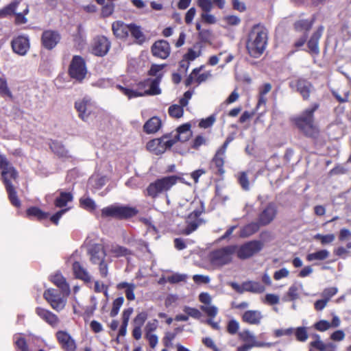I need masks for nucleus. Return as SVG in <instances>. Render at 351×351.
<instances>
[{
	"label": "nucleus",
	"instance_id": "f257e3e1",
	"mask_svg": "<svg viewBox=\"0 0 351 351\" xmlns=\"http://www.w3.org/2000/svg\"><path fill=\"white\" fill-rule=\"evenodd\" d=\"M162 80V75L160 74L155 78H147L137 84V89L132 90L117 85V88L129 99L146 95H158L161 93L159 84Z\"/></svg>",
	"mask_w": 351,
	"mask_h": 351
},
{
	"label": "nucleus",
	"instance_id": "f03ea898",
	"mask_svg": "<svg viewBox=\"0 0 351 351\" xmlns=\"http://www.w3.org/2000/svg\"><path fill=\"white\" fill-rule=\"evenodd\" d=\"M267 43V31L260 25H254L249 34L247 49L251 56L258 58L265 49Z\"/></svg>",
	"mask_w": 351,
	"mask_h": 351
},
{
	"label": "nucleus",
	"instance_id": "7ed1b4c3",
	"mask_svg": "<svg viewBox=\"0 0 351 351\" xmlns=\"http://www.w3.org/2000/svg\"><path fill=\"white\" fill-rule=\"evenodd\" d=\"M0 168L1 169L2 179L5 186L6 191L8 193L9 199L12 205L16 207H19L21 206V202L17 197L16 192L13 185L10 183L8 178V175L10 173V176L13 178L14 180H16L18 177V173L16 170L10 164L6 158L3 156H0Z\"/></svg>",
	"mask_w": 351,
	"mask_h": 351
},
{
	"label": "nucleus",
	"instance_id": "20e7f679",
	"mask_svg": "<svg viewBox=\"0 0 351 351\" xmlns=\"http://www.w3.org/2000/svg\"><path fill=\"white\" fill-rule=\"evenodd\" d=\"M317 108L318 105L314 104L295 119L296 126L306 136L316 138L319 134V130L313 121V113Z\"/></svg>",
	"mask_w": 351,
	"mask_h": 351
},
{
	"label": "nucleus",
	"instance_id": "39448f33",
	"mask_svg": "<svg viewBox=\"0 0 351 351\" xmlns=\"http://www.w3.org/2000/svg\"><path fill=\"white\" fill-rule=\"evenodd\" d=\"M180 180V178L177 176H165L157 179L148 185L146 189L147 195L155 199L160 194L169 191Z\"/></svg>",
	"mask_w": 351,
	"mask_h": 351
},
{
	"label": "nucleus",
	"instance_id": "423d86ee",
	"mask_svg": "<svg viewBox=\"0 0 351 351\" xmlns=\"http://www.w3.org/2000/svg\"><path fill=\"white\" fill-rule=\"evenodd\" d=\"M236 245H228L213 251L210 254V262L213 265L221 267L230 263L236 253Z\"/></svg>",
	"mask_w": 351,
	"mask_h": 351
},
{
	"label": "nucleus",
	"instance_id": "0eeeda50",
	"mask_svg": "<svg viewBox=\"0 0 351 351\" xmlns=\"http://www.w3.org/2000/svg\"><path fill=\"white\" fill-rule=\"evenodd\" d=\"M138 210L131 206L111 205L101 210V216L117 219H127L136 215Z\"/></svg>",
	"mask_w": 351,
	"mask_h": 351
},
{
	"label": "nucleus",
	"instance_id": "6e6552de",
	"mask_svg": "<svg viewBox=\"0 0 351 351\" xmlns=\"http://www.w3.org/2000/svg\"><path fill=\"white\" fill-rule=\"evenodd\" d=\"M90 261L93 264L99 265L100 275L103 278L108 276V263L106 261V253L101 244L94 245L89 251Z\"/></svg>",
	"mask_w": 351,
	"mask_h": 351
},
{
	"label": "nucleus",
	"instance_id": "1a4fd4ad",
	"mask_svg": "<svg viewBox=\"0 0 351 351\" xmlns=\"http://www.w3.org/2000/svg\"><path fill=\"white\" fill-rule=\"evenodd\" d=\"M170 134H165L160 138L149 141L147 144V149L156 155L163 154L167 149L171 148L176 141L169 139Z\"/></svg>",
	"mask_w": 351,
	"mask_h": 351
},
{
	"label": "nucleus",
	"instance_id": "9d476101",
	"mask_svg": "<svg viewBox=\"0 0 351 351\" xmlns=\"http://www.w3.org/2000/svg\"><path fill=\"white\" fill-rule=\"evenodd\" d=\"M69 72L72 78L82 81L87 73L84 59L80 56H75L71 62Z\"/></svg>",
	"mask_w": 351,
	"mask_h": 351
},
{
	"label": "nucleus",
	"instance_id": "9b49d317",
	"mask_svg": "<svg viewBox=\"0 0 351 351\" xmlns=\"http://www.w3.org/2000/svg\"><path fill=\"white\" fill-rule=\"evenodd\" d=\"M263 244L259 241H251L244 243L239 247H237V256L241 259L250 258L263 248Z\"/></svg>",
	"mask_w": 351,
	"mask_h": 351
},
{
	"label": "nucleus",
	"instance_id": "f8f14e48",
	"mask_svg": "<svg viewBox=\"0 0 351 351\" xmlns=\"http://www.w3.org/2000/svg\"><path fill=\"white\" fill-rule=\"evenodd\" d=\"M75 107L79 113V117L83 121H86L93 112L95 105L90 98L84 97L75 102Z\"/></svg>",
	"mask_w": 351,
	"mask_h": 351
},
{
	"label": "nucleus",
	"instance_id": "ddd939ff",
	"mask_svg": "<svg viewBox=\"0 0 351 351\" xmlns=\"http://www.w3.org/2000/svg\"><path fill=\"white\" fill-rule=\"evenodd\" d=\"M61 40V36L58 31L47 29L45 30L41 36L42 45L48 50L56 47Z\"/></svg>",
	"mask_w": 351,
	"mask_h": 351
},
{
	"label": "nucleus",
	"instance_id": "4468645a",
	"mask_svg": "<svg viewBox=\"0 0 351 351\" xmlns=\"http://www.w3.org/2000/svg\"><path fill=\"white\" fill-rule=\"evenodd\" d=\"M278 210L277 207L274 203H269L259 214L258 221L262 226L269 225L274 221Z\"/></svg>",
	"mask_w": 351,
	"mask_h": 351
},
{
	"label": "nucleus",
	"instance_id": "2eb2a0df",
	"mask_svg": "<svg viewBox=\"0 0 351 351\" xmlns=\"http://www.w3.org/2000/svg\"><path fill=\"white\" fill-rule=\"evenodd\" d=\"M291 88H296L304 99H308L313 89L311 82L304 79H298L289 82Z\"/></svg>",
	"mask_w": 351,
	"mask_h": 351
},
{
	"label": "nucleus",
	"instance_id": "dca6fc26",
	"mask_svg": "<svg viewBox=\"0 0 351 351\" xmlns=\"http://www.w3.org/2000/svg\"><path fill=\"white\" fill-rule=\"evenodd\" d=\"M110 47V43L105 36L97 37L93 44L92 52L97 56L106 55Z\"/></svg>",
	"mask_w": 351,
	"mask_h": 351
},
{
	"label": "nucleus",
	"instance_id": "f3484780",
	"mask_svg": "<svg viewBox=\"0 0 351 351\" xmlns=\"http://www.w3.org/2000/svg\"><path fill=\"white\" fill-rule=\"evenodd\" d=\"M152 52L156 57L166 59L170 53V45L166 40H158L152 45Z\"/></svg>",
	"mask_w": 351,
	"mask_h": 351
},
{
	"label": "nucleus",
	"instance_id": "a211bd4d",
	"mask_svg": "<svg viewBox=\"0 0 351 351\" xmlns=\"http://www.w3.org/2000/svg\"><path fill=\"white\" fill-rule=\"evenodd\" d=\"M200 214L199 211L195 210L188 216L186 221V226L182 230V234L189 235L197 228L201 223Z\"/></svg>",
	"mask_w": 351,
	"mask_h": 351
},
{
	"label": "nucleus",
	"instance_id": "6ab92c4d",
	"mask_svg": "<svg viewBox=\"0 0 351 351\" xmlns=\"http://www.w3.org/2000/svg\"><path fill=\"white\" fill-rule=\"evenodd\" d=\"M12 47L15 53L24 56L29 49V40L27 37L19 36L12 41Z\"/></svg>",
	"mask_w": 351,
	"mask_h": 351
},
{
	"label": "nucleus",
	"instance_id": "aec40b11",
	"mask_svg": "<svg viewBox=\"0 0 351 351\" xmlns=\"http://www.w3.org/2000/svg\"><path fill=\"white\" fill-rule=\"evenodd\" d=\"M240 337L245 342V344L254 348V347H270L271 343H263L258 341L256 339L254 335L248 330H244L240 333Z\"/></svg>",
	"mask_w": 351,
	"mask_h": 351
},
{
	"label": "nucleus",
	"instance_id": "412c9836",
	"mask_svg": "<svg viewBox=\"0 0 351 351\" xmlns=\"http://www.w3.org/2000/svg\"><path fill=\"white\" fill-rule=\"evenodd\" d=\"M56 337L65 351H75L76 348L75 341L67 332L58 331Z\"/></svg>",
	"mask_w": 351,
	"mask_h": 351
},
{
	"label": "nucleus",
	"instance_id": "4be33fe9",
	"mask_svg": "<svg viewBox=\"0 0 351 351\" xmlns=\"http://www.w3.org/2000/svg\"><path fill=\"white\" fill-rule=\"evenodd\" d=\"M36 313L41 319L53 327L56 326L59 322L58 317L48 310L38 307L36 309Z\"/></svg>",
	"mask_w": 351,
	"mask_h": 351
},
{
	"label": "nucleus",
	"instance_id": "5701e85b",
	"mask_svg": "<svg viewBox=\"0 0 351 351\" xmlns=\"http://www.w3.org/2000/svg\"><path fill=\"white\" fill-rule=\"evenodd\" d=\"M242 319L249 324L258 325L263 319V315L259 311L250 310L243 314Z\"/></svg>",
	"mask_w": 351,
	"mask_h": 351
},
{
	"label": "nucleus",
	"instance_id": "b1692460",
	"mask_svg": "<svg viewBox=\"0 0 351 351\" xmlns=\"http://www.w3.org/2000/svg\"><path fill=\"white\" fill-rule=\"evenodd\" d=\"M192 135L191 130V124L184 123L177 128V133L174 141L185 142L188 141Z\"/></svg>",
	"mask_w": 351,
	"mask_h": 351
},
{
	"label": "nucleus",
	"instance_id": "393cba45",
	"mask_svg": "<svg viewBox=\"0 0 351 351\" xmlns=\"http://www.w3.org/2000/svg\"><path fill=\"white\" fill-rule=\"evenodd\" d=\"M112 29L117 37L123 38L129 34L130 24L127 25L121 21H116L112 23Z\"/></svg>",
	"mask_w": 351,
	"mask_h": 351
},
{
	"label": "nucleus",
	"instance_id": "a878e982",
	"mask_svg": "<svg viewBox=\"0 0 351 351\" xmlns=\"http://www.w3.org/2000/svg\"><path fill=\"white\" fill-rule=\"evenodd\" d=\"M51 281L61 290L63 295L70 293L69 285L61 274H56L51 277Z\"/></svg>",
	"mask_w": 351,
	"mask_h": 351
},
{
	"label": "nucleus",
	"instance_id": "bb28decb",
	"mask_svg": "<svg viewBox=\"0 0 351 351\" xmlns=\"http://www.w3.org/2000/svg\"><path fill=\"white\" fill-rule=\"evenodd\" d=\"M323 27H320L311 36V39L308 43V47L312 53L315 54L319 53V40L322 36L323 32Z\"/></svg>",
	"mask_w": 351,
	"mask_h": 351
},
{
	"label": "nucleus",
	"instance_id": "cd10ccee",
	"mask_svg": "<svg viewBox=\"0 0 351 351\" xmlns=\"http://www.w3.org/2000/svg\"><path fill=\"white\" fill-rule=\"evenodd\" d=\"M73 270L75 275V276L84 280L86 282H88L91 280V276L88 274V272L86 271V269H84L79 262H75L73 264Z\"/></svg>",
	"mask_w": 351,
	"mask_h": 351
},
{
	"label": "nucleus",
	"instance_id": "c85d7f7f",
	"mask_svg": "<svg viewBox=\"0 0 351 351\" xmlns=\"http://www.w3.org/2000/svg\"><path fill=\"white\" fill-rule=\"evenodd\" d=\"M161 126V121L159 118L154 117L149 119L144 125V131L147 134L156 132Z\"/></svg>",
	"mask_w": 351,
	"mask_h": 351
},
{
	"label": "nucleus",
	"instance_id": "c756f323",
	"mask_svg": "<svg viewBox=\"0 0 351 351\" xmlns=\"http://www.w3.org/2000/svg\"><path fill=\"white\" fill-rule=\"evenodd\" d=\"M243 289L245 291L253 293H261L265 291V287L260 282L256 281H246L243 282Z\"/></svg>",
	"mask_w": 351,
	"mask_h": 351
},
{
	"label": "nucleus",
	"instance_id": "7c9ffc66",
	"mask_svg": "<svg viewBox=\"0 0 351 351\" xmlns=\"http://www.w3.org/2000/svg\"><path fill=\"white\" fill-rule=\"evenodd\" d=\"M117 288L119 289H125V296L128 300L132 301L135 299L134 290L136 285L134 284L123 282L118 284Z\"/></svg>",
	"mask_w": 351,
	"mask_h": 351
},
{
	"label": "nucleus",
	"instance_id": "2f4dec72",
	"mask_svg": "<svg viewBox=\"0 0 351 351\" xmlns=\"http://www.w3.org/2000/svg\"><path fill=\"white\" fill-rule=\"evenodd\" d=\"M262 226L259 224V222H252L245 226L241 230V237H248L254 234L259 230L260 227Z\"/></svg>",
	"mask_w": 351,
	"mask_h": 351
},
{
	"label": "nucleus",
	"instance_id": "473e14b6",
	"mask_svg": "<svg viewBox=\"0 0 351 351\" xmlns=\"http://www.w3.org/2000/svg\"><path fill=\"white\" fill-rule=\"evenodd\" d=\"M271 85L269 83H265L262 87L259 88V98L257 104V108L261 106H265L267 103V98L265 95L271 90Z\"/></svg>",
	"mask_w": 351,
	"mask_h": 351
},
{
	"label": "nucleus",
	"instance_id": "72a5a7b5",
	"mask_svg": "<svg viewBox=\"0 0 351 351\" xmlns=\"http://www.w3.org/2000/svg\"><path fill=\"white\" fill-rule=\"evenodd\" d=\"M73 195L71 193L61 192L60 196L55 200V205L57 207L62 208L66 205L67 202H71Z\"/></svg>",
	"mask_w": 351,
	"mask_h": 351
},
{
	"label": "nucleus",
	"instance_id": "f704fd0d",
	"mask_svg": "<svg viewBox=\"0 0 351 351\" xmlns=\"http://www.w3.org/2000/svg\"><path fill=\"white\" fill-rule=\"evenodd\" d=\"M330 252L327 250H321L319 251L309 254L306 256L308 261H324L329 256Z\"/></svg>",
	"mask_w": 351,
	"mask_h": 351
},
{
	"label": "nucleus",
	"instance_id": "c9c22d12",
	"mask_svg": "<svg viewBox=\"0 0 351 351\" xmlns=\"http://www.w3.org/2000/svg\"><path fill=\"white\" fill-rule=\"evenodd\" d=\"M129 33H130L131 35L140 43L145 40V36L139 26H137L134 24H130Z\"/></svg>",
	"mask_w": 351,
	"mask_h": 351
},
{
	"label": "nucleus",
	"instance_id": "e433bc0d",
	"mask_svg": "<svg viewBox=\"0 0 351 351\" xmlns=\"http://www.w3.org/2000/svg\"><path fill=\"white\" fill-rule=\"evenodd\" d=\"M224 155L225 154L217 151L212 160V162L215 164L216 167L218 169V171L221 174L224 173V170L223 169L224 163Z\"/></svg>",
	"mask_w": 351,
	"mask_h": 351
},
{
	"label": "nucleus",
	"instance_id": "4c0bfd02",
	"mask_svg": "<svg viewBox=\"0 0 351 351\" xmlns=\"http://www.w3.org/2000/svg\"><path fill=\"white\" fill-rule=\"evenodd\" d=\"M110 252L116 257L127 256L132 254V252L130 250L117 245L111 247Z\"/></svg>",
	"mask_w": 351,
	"mask_h": 351
},
{
	"label": "nucleus",
	"instance_id": "58836bf2",
	"mask_svg": "<svg viewBox=\"0 0 351 351\" xmlns=\"http://www.w3.org/2000/svg\"><path fill=\"white\" fill-rule=\"evenodd\" d=\"M23 7V10L22 12H15L16 14V19L15 21L16 24H24L26 23L27 21V19L25 17V15L28 14L29 9L28 6L25 4L22 5Z\"/></svg>",
	"mask_w": 351,
	"mask_h": 351
},
{
	"label": "nucleus",
	"instance_id": "ea45409f",
	"mask_svg": "<svg viewBox=\"0 0 351 351\" xmlns=\"http://www.w3.org/2000/svg\"><path fill=\"white\" fill-rule=\"evenodd\" d=\"M27 215L28 216H33L36 217L38 219H46L48 217V213L43 212L37 207L29 208L27 210Z\"/></svg>",
	"mask_w": 351,
	"mask_h": 351
},
{
	"label": "nucleus",
	"instance_id": "a19ab883",
	"mask_svg": "<svg viewBox=\"0 0 351 351\" xmlns=\"http://www.w3.org/2000/svg\"><path fill=\"white\" fill-rule=\"evenodd\" d=\"M50 148L56 154L60 156H66L67 151L65 149L64 146L59 142L53 141L50 144Z\"/></svg>",
	"mask_w": 351,
	"mask_h": 351
},
{
	"label": "nucleus",
	"instance_id": "79ce46f5",
	"mask_svg": "<svg viewBox=\"0 0 351 351\" xmlns=\"http://www.w3.org/2000/svg\"><path fill=\"white\" fill-rule=\"evenodd\" d=\"M20 5L19 2H12L8 6L3 8L1 10H0V16H5L8 15H10L12 14H15V12L17 10L18 6Z\"/></svg>",
	"mask_w": 351,
	"mask_h": 351
},
{
	"label": "nucleus",
	"instance_id": "37998d69",
	"mask_svg": "<svg viewBox=\"0 0 351 351\" xmlns=\"http://www.w3.org/2000/svg\"><path fill=\"white\" fill-rule=\"evenodd\" d=\"M187 279V275L179 273H175L171 276H167L166 281L171 284H176L180 282H185Z\"/></svg>",
	"mask_w": 351,
	"mask_h": 351
},
{
	"label": "nucleus",
	"instance_id": "c03bdc74",
	"mask_svg": "<svg viewBox=\"0 0 351 351\" xmlns=\"http://www.w3.org/2000/svg\"><path fill=\"white\" fill-rule=\"evenodd\" d=\"M184 110L178 104H173L169 108V114L174 118H180L183 116Z\"/></svg>",
	"mask_w": 351,
	"mask_h": 351
},
{
	"label": "nucleus",
	"instance_id": "a18cd8bd",
	"mask_svg": "<svg viewBox=\"0 0 351 351\" xmlns=\"http://www.w3.org/2000/svg\"><path fill=\"white\" fill-rule=\"evenodd\" d=\"M314 238L316 240L320 241L322 245H326L333 242L335 239V236L334 234H328L326 235L317 234L315 235Z\"/></svg>",
	"mask_w": 351,
	"mask_h": 351
},
{
	"label": "nucleus",
	"instance_id": "49530a36",
	"mask_svg": "<svg viewBox=\"0 0 351 351\" xmlns=\"http://www.w3.org/2000/svg\"><path fill=\"white\" fill-rule=\"evenodd\" d=\"M296 339L299 341H306L308 337L306 328L305 327H298L295 330Z\"/></svg>",
	"mask_w": 351,
	"mask_h": 351
},
{
	"label": "nucleus",
	"instance_id": "de8ad7c7",
	"mask_svg": "<svg viewBox=\"0 0 351 351\" xmlns=\"http://www.w3.org/2000/svg\"><path fill=\"white\" fill-rule=\"evenodd\" d=\"M49 303L50 304V305L54 310H56L57 311H60L64 308L65 304H66V300H64L63 298L59 296L55 300H52Z\"/></svg>",
	"mask_w": 351,
	"mask_h": 351
},
{
	"label": "nucleus",
	"instance_id": "09e8293b",
	"mask_svg": "<svg viewBox=\"0 0 351 351\" xmlns=\"http://www.w3.org/2000/svg\"><path fill=\"white\" fill-rule=\"evenodd\" d=\"M124 302V298L123 297L117 298L114 302L112 304V308L110 311V316L111 317H115L119 311L121 306L123 305Z\"/></svg>",
	"mask_w": 351,
	"mask_h": 351
},
{
	"label": "nucleus",
	"instance_id": "8fccbe9b",
	"mask_svg": "<svg viewBox=\"0 0 351 351\" xmlns=\"http://www.w3.org/2000/svg\"><path fill=\"white\" fill-rule=\"evenodd\" d=\"M80 204L84 208L88 210H93L96 208L95 202L89 197L81 198Z\"/></svg>",
	"mask_w": 351,
	"mask_h": 351
},
{
	"label": "nucleus",
	"instance_id": "3c124183",
	"mask_svg": "<svg viewBox=\"0 0 351 351\" xmlns=\"http://www.w3.org/2000/svg\"><path fill=\"white\" fill-rule=\"evenodd\" d=\"M204 66H200L199 67L195 68L189 77L186 78L185 81V85L186 86H189L194 81L195 82L196 76L198 73L202 71Z\"/></svg>",
	"mask_w": 351,
	"mask_h": 351
},
{
	"label": "nucleus",
	"instance_id": "603ef678",
	"mask_svg": "<svg viewBox=\"0 0 351 351\" xmlns=\"http://www.w3.org/2000/svg\"><path fill=\"white\" fill-rule=\"evenodd\" d=\"M147 318V313L146 312L139 313L134 319V325L138 327H142Z\"/></svg>",
	"mask_w": 351,
	"mask_h": 351
},
{
	"label": "nucleus",
	"instance_id": "864d4df0",
	"mask_svg": "<svg viewBox=\"0 0 351 351\" xmlns=\"http://www.w3.org/2000/svg\"><path fill=\"white\" fill-rule=\"evenodd\" d=\"M0 94L12 97V93L8 88L7 81L4 78L0 77Z\"/></svg>",
	"mask_w": 351,
	"mask_h": 351
},
{
	"label": "nucleus",
	"instance_id": "5fc2aeb1",
	"mask_svg": "<svg viewBox=\"0 0 351 351\" xmlns=\"http://www.w3.org/2000/svg\"><path fill=\"white\" fill-rule=\"evenodd\" d=\"M239 182L243 190L248 191L250 189V182L245 172L241 173L239 176Z\"/></svg>",
	"mask_w": 351,
	"mask_h": 351
},
{
	"label": "nucleus",
	"instance_id": "6e6d98bb",
	"mask_svg": "<svg viewBox=\"0 0 351 351\" xmlns=\"http://www.w3.org/2000/svg\"><path fill=\"white\" fill-rule=\"evenodd\" d=\"M197 5L205 12H209L213 8V2L211 0H198Z\"/></svg>",
	"mask_w": 351,
	"mask_h": 351
},
{
	"label": "nucleus",
	"instance_id": "4d7b16f0",
	"mask_svg": "<svg viewBox=\"0 0 351 351\" xmlns=\"http://www.w3.org/2000/svg\"><path fill=\"white\" fill-rule=\"evenodd\" d=\"M43 296L48 302H50L52 300H55L60 295L57 293L56 290L49 289L44 292Z\"/></svg>",
	"mask_w": 351,
	"mask_h": 351
},
{
	"label": "nucleus",
	"instance_id": "13d9d810",
	"mask_svg": "<svg viewBox=\"0 0 351 351\" xmlns=\"http://www.w3.org/2000/svg\"><path fill=\"white\" fill-rule=\"evenodd\" d=\"M183 311L189 316H191L195 319H199L202 315L201 312L198 309L195 308H191L189 306H184L183 308Z\"/></svg>",
	"mask_w": 351,
	"mask_h": 351
},
{
	"label": "nucleus",
	"instance_id": "bf43d9fd",
	"mask_svg": "<svg viewBox=\"0 0 351 351\" xmlns=\"http://www.w3.org/2000/svg\"><path fill=\"white\" fill-rule=\"evenodd\" d=\"M310 346L319 351H324L328 348V346L321 339H317L310 343Z\"/></svg>",
	"mask_w": 351,
	"mask_h": 351
},
{
	"label": "nucleus",
	"instance_id": "052dcab7",
	"mask_svg": "<svg viewBox=\"0 0 351 351\" xmlns=\"http://www.w3.org/2000/svg\"><path fill=\"white\" fill-rule=\"evenodd\" d=\"M201 309L210 317H215L217 313V308L210 304L202 306Z\"/></svg>",
	"mask_w": 351,
	"mask_h": 351
},
{
	"label": "nucleus",
	"instance_id": "680f3d73",
	"mask_svg": "<svg viewBox=\"0 0 351 351\" xmlns=\"http://www.w3.org/2000/svg\"><path fill=\"white\" fill-rule=\"evenodd\" d=\"M332 93L333 96L339 101L340 103L346 102L349 99L350 91L345 90L343 93V95H341L337 90H332Z\"/></svg>",
	"mask_w": 351,
	"mask_h": 351
},
{
	"label": "nucleus",
	"instance_id": "e2e57ef3",
	"mask_svg": "<svg viewBox=\"0 0 351 351\" xmlns=\"http://www.w3.org/2000/svg\"><path fill=\"white\" fill-rule=\"evenodd\" d=\"M114 9V5L112 3H106L102 8L101 16L103 17H108V16H110L113 13Z\"/></svg>",
	"mask_w": 351,
	"mask_h": 351
},
{
	"label": "nucleus",
	"instance_id": "0e129e2a",
	"mask_svg": "<svg viewBox=\"0 0 351 351\" xmlns=\"http://www.w3.org/2000/svg\"><path fill=\"white\" fill-rule=\"evenodd\" d=\"M311 23L307 20H300L295 23V29L298 30H309L311 27Z\"/></svg>",
	"mask_w": 351,
	"mask_h": 351
},
{
	"label": "nucleus",
	"instance_id": "69168bd1",
	"mask_svg": "<svg viewBox=\"0 0 351 351\" xmlns=\"http://www.w3.org/2000/svg\"><path fill=\"white\" fill-rule=\"evenodd\" d=\"M158 320L153 319L152 321L148 322L145 327V334H152V332L156 330L158 328Z\"/></svg>",
	"mask_w": 351,
	"mask_h": 351
},
{
	"label": "nucleus",
	"instance_id": "338daca9",
	"mask_svg": "<svg viewBox=\"0 0 351 351\" xmlns=\"http://www.w3.org/2000/svg\"><path fill=\"white\" fill-rule=\"evenodd\" d=\"M337 293V289L335 287H330L324 289L322 293V297L326 301H329L330 298Z\"/></svg>",
	"mask_w": 351,
	"mask_h": 351
},
{
	"label": "nucleus",
	"instance_id": "774afa93",
	"mask_svg": "<svg viewBox=\"0 0 351 351\" xmlns=\"http://www.w3.org/2000/svg\"><path fill=\"white\" fill-rule=\"evenodd\" d=\"M239 328V324L237 321L232 319L228 324L227 330L230 334L234 335L237 332Z\"/></svg>",
	"mask_w": 351,
	"mask_h": 351
}]
</instances>
